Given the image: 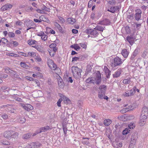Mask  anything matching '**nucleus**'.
<instances>
[{"label": "nucleus", "mask_w": 148, "mask_h": 148, "mask_svg": "<svg viewBox=\"0 0 148 148\" xmlns=\"http://www.w3.org/2000/svg\"><path fill=\"white\" fill-rule=\"evenodd\" d=\"M87 81H89L90 83H95L97 84H100L101 82V75L100 72L99 71H97L95 77L88 78Z\"/></svg>", "instance_id": "1"}, {"label": "nucleus", "mask_w": 148, "mask_h": 148, "mask_svg": "<svg viewBox=\"0 0 148 148\" xmlns=\"http://www.w3.org/2000/svg\"><path fill=\"white\" fill-rule=\"evenodd\" d=\"M72 72L74 78L77 79L81 77L82 70L77 66H73L71 68Z\"/></svg>", "instance_id": "2"}, {"label": "nucleus", "mask_w": 148, "mask_h": 148, "mask_svg": "<svg viewBox=\"0 0 148 148\" xmlns=\"http://www.w3.org/2000/svg\"><path fill=\"white\" fill-rule=\"evenodd\" d=\"M136 88L134 86L133 88L130 90V91H127L123 94V95L125 97H130L133 95L135 92V89Z\"/></svg>", "instance_id": "3"}, {"label": "nucleus", "mask_w": 148, "mask_h": 148, "mask_svg": "<svg viewBox=\"0 0 148 148\" xmlns=\"http://www.w3.org/2000/svg\"><path fill=\"white\" fill-rule=\"evenodd\" d=\"M138 134L137 132L134 133L131 136L130 144L133 145H135L138 138Z\"/></svg>", "instance_id": "4"}, {"label": "nucleus", "mask_w": 148, "mask_h": 148, "mask_svg": "<svg viewBox=\"0 0 148 148\" xmlns=\"http://www.w3.org/2000/svg\"><path fill=\"white\" fill-rule=\"evenodd\" d=\"M40 145L41 144L39 143H32L28 144L25 148H37L39 147Z\"/></svg>", "instance_id": "5"}, {"label": "nucleus", "mask_w": 148, "mask_h": 148, "mask_svg": "<svg viewBox=\"0 0 148 148\" xmlns=\"http://www.w3.org/2000/svg\"><path fill=\"white\" fill-rule=\"evenodd\" d=\"M47 64L48 66L52 70H54L56 69V66L51 60L50 59L48 60Z\"/></svg>", "instance_id": "6"}, {"label": "nucleus", "mask_w": 148, "mask_h": 148, "mask_svg": "<svg viewBox=\"0 0 148 148\" xmlns=\"http://www.w3.org/2000/svg\"><path fill=\"white\" fill-rule=\"evenodd\" d=\"M20 106L23 108L25 110L29 111V110L33 109V107L31 105L26 104H24L20 103Z\"/></svg>", "instance_id": "7"}, {"label": "nucleus", "mask_w": 148, "mask_h": 148, "mask_svg": "<svg viewBox=\"0 0 148 148\" xmlns=\"http://www.w3.org/2000/svg\"><path fill=\"white\" fill-rule=\"evenodd\" d=\"M147 119V116L144 115L141 116L139 123V125L141 126L144 125L146 123Z\"/></svg>", "instance_id": "8"}, {"label": "nucleus", "mask_w": 148, "mask_h": 148, "mask_svg": "<svg viewBox=\"0 0 148 148\" xmlns=\"http://www.w3.org/2000/svg\"><path fill=\"white\" fill-rule=\"evenodd\" d=\"M136 13L135 14L134 18L136 20L138 21L141 18V14L142 11L140 9H137L136 11Z\"/></svg>", "instance_id": "9"}, {"label": "nucleus", "mask_w": 148, "mask_h": 148, "mask_svg": "<svg viewBox=\"0 0 148 148\" xmlns=\"http://www.w3.org/2000/svg\"><path fill=\"white\" fill-rule=\"evenodd\" d=\"M114 62L115 66L119 65L122 63L121 59L118 57L114 59Z\"/></svg>", "instance_id": "10"}, {"label": "nucleus", "mask_w": 148, "mask_h": 148, "mask_svg": "<svg viewBox=\"0 0 148 148\" xmlns=\"http://www.w3.org/2000/svg\"><path fill=\"white\" fill-rule=\"evenodd\" d=\"M58 84L59 87L61 88H63L64 87V84L62 80L60 77L59 76L58 78Z\"/></svg>", "instance_id": "11"}, {"label": "nucleus", "mask_w": 148, "mask_h": 148, "mask_svg": "<svg viewBox=\"0 0 148 148\" xmlns=\"http://www.w3.org/2000/svg\"><path fill=\"white\" fill-rule=\"evenodd\" d=\"M86 32L88 34H90L94 36H96L98 34V32L96 30H93L91 29H87Z\"/></svg>", "instance_id": "12"}, {"label": "nucleus", "mask_w": 148, "mask_h": 148, "mask_svg": "<svg viewBox=\"0 0 148 148\" xmlns=\"http://www.w3.org/2000/svg\"><path fill=\"white\" fill-rule=\"evenodd\" d=\"M13 132V131H6L4 133L3 136L6 138L11 139L12 134Z\"/></svg>", "instance_id": "13"}, {"label": "nucleus", "mask_w": 148, "mask_h": 148, "mask_svg": "<svg viewBox=\"0 0 148 148\" xmlns=\"http://www.w3.org/2000/svg\"><path fill=\"white\" fill-rule=\"evenodd\" d=\"M12 7V5L11 4L7 3L3 6L1 8V10L2 11H5L10 9Z\"/></svg>", "instance_id": "14"}, {"label": "nucleus", "mask_w": 148, "mask_h": 148, "mask_svg": "<svg viewBox=\"0 0 148 148\" xmlns=\"http://www.w3.org/2000/svg\"><path fill=\"white\" fill-rule=\"evenodd\" d=\"M148 113V109L147 108L146 106L143 107L142 109L141 116H147Z\"/></svg>", "instance_id": "15"}, {"label": "nucleus", "mask_w": 148, "mask_h": 148, "mask_svg": "<svg viewBox=\"0 0 148 148\" xmlns=\"http://www.w3.org/2000/svg\"><path fill=\"white\" fill-rule=\"evenodd\" d=\"M103 71L105 72L106 76L107 78L109 77L111 74V72L108 68L106 66H104L103 69Z\"/></svg>", "instance_id": "16"}, {"label": "nucleus", "mask_w": 148, "mask_h": 148, "mask_svg": "<svg viewBox=\"0 0 148 148\" xmlns=\"http://www.w3.org/2000/svg\"><path fill=\"white\" fill-rule=\"evenodd\" d=\"M34 24L33 22L30 20H29V21L26 20L24 22L25 25L27 27H30L32 26Z\"/></svg>", "instance_id": "17"}, {"label": "nucleus", "mask_w": 148, "mask_h": 148, "mask_svg": "<svg viewBox=\"0 0 148 148\" xmlns=\"http://www.w3.org/2000/svg\"><path fill=\"white\" fill-rule=\"evenodd\" d=\"M127 40L131 45H132L134 42V39L132 36H128L127 37Z\"/></svg>", "instance_id": "18"}, {"label": "nucleus", "mask_w": 148, "mask_h": 148, "mask_svg": "<svg viewBox=\"0 0 148 148\" xmlns=\"http://www.w3.org/2000/svg\"><path fill=\"white\" fill-rule=\"evenodd\" d=\"M122 71L121 69H119L114 73L113 74V76L114 77H119Z\"/></svg>", "instance_id": "19"}, {"label": "nucleus", "mask_w": 148, "mask_h": 148, "mask_svg": "<svg viewBox=\"0 0 148 148\" xmlns=\"http://www.w3.org/2000/svg\"><path fill=\"white\" fill-rule=\"evenodd\" d=\"M133 109H134V108H132V106H128L127 108H126L123 109L122 110H121L120 112L123 113H125L128 111V110L129 109L132 110Z\"/></svg>", "instance_id": "20"}, {"label": "nucleus", "mask_w": 148, "mask_h": 148, "mask_svg": "<svg viewBox=\"0 0 148 148\" xmlns=\"http://www.w3.org/2000/svg\"><path fill=\"white\" fill-rule=\"evenodd\" d=\"M121 54L124 58H127L128 55V52L126 49H124L122 50Z\"/></svg>", "instance_id": "21"}, {"label": "nucleus", "mask_w": 148, "mask_h": 148, "mask_svg": "<svg viewBox=\"0 0 148 148\" xmlns=\"http://www.w3.org/2000/svg\"><path fill=\"white\" fill-rule=\"evenodd\" d=\"M75 19L73 18H69L67 19L68 23L71 24H73L75 22Z\"/></svg>", "instance_id": "22"}, {"label": "nucleus", "mask_w": 148, "mask_h": 148, "mask_svg": "<svg viewBox=\"0 0 148 148\" xmlns=\"http://www.w3.org/2000/svg\"><path fill=\"white\" fill-rule=\"evenodd\" d=\"M39 19L41 21V22L42 21L45 22H47L49 21V20L48 18L44 15H42L39 17Z\"/></svg>", "instance_id": "23"}, {"label": "nucleus", "mask_w": 148, "mask_h": 148, "mask_svg": "<svg viewBox=\"0 0 148 148\" xmlns=\"http://www.w3.org/2000/svg\"><path fill=\"white\" fill-rule=\"evenodd\" d=\"M49 47L51 49H53L52 50L54 52L57 51V48L56 47V43H52L49 45Z\"/></svg>", "instance_id": "24"}, {"label": "nucleus", "mask_w": 148, "mask_h": 148, "mask_svg": "<svg viewBox=\"0 0 148 148\" xmlns=\"http://www.w3.org/2000/svg\"><path fill=\"white\" fill-rule=\"evenodd\" d=\"M140 49L138 47H137L133 52V55L132 57L133 58H134L138 53Z\"/></svg>", "instance_id": "25"}, {"label": "nucleus", "mask_w": 148, "mask_h": 148, "mask_svg": "<svg viewBox=\"0 0 148 148\" xmlns=\"http://www.w3.org/2000/svg\"><path fill=\"white\" fill-rule=\"evenodd\" d=\"M118 9V8L117 7H112L110 8V9H108V11L112 13H114Z\"/></svg>", "instance_id": "26"}, {"label": "nucleus", "mask_w": 148, "mask_h": 148, "mask_svg": "<svg viewBox=\"0 0 148 148\" xmlns=\"http://www.w3.org/2000/svg\"><path fill=\"white\" fill-rule=\"evenodd\" d=\"M31 135L32 134L31 133L25 134L23 135L22 138L24 139H27L31 137Z\"/></svg>", "instance_id": "27"}, {"label": "nucleus", "mask_w": 148, "mask_h": 148, "mask_svg": "<svg viewBox=\"0 0 148 148\" xmlns=\"http://www.w3.org/2000/svg\"><path fill=\"white\" fill-rule=\"evenodd\" d=\"M9 73L11 76H13L15 77H18V74L16 72L11 69L9 71Z\"/></svg>", "instance_id": "28"}, {"label": "nucleus", "mask_w": 148, "mask_h": 148, "mask_svg": "<svg viewBox=\"0 0 148 148\" xmlns=\"http://www.w3.org/2000/svg\"><path fill=\"white\" fill-rule=\"evenodd\" d=\"M112 123L111 120L109 119L105 120L104 121V124L106 126H108Z\"/></svg>", "instance_id": "29"}, {"label": "nucleus", "mask_w": 148, "mask_h": 148, "mask_svg": "<svg viewBox=\"0 0 148 148\" xmlns=\"http://www.w3.org/2000/svg\"><path fill=\"white\" fill-rule=\"evenodd\" d=\"M61 98L62 99V100L64 101L65 103H67L68 101H69V99L66 97L64 95H60Z\"/></svg>", "instance_id": "30"}, {"label": "nucleus", "mask_w": 148, "mask_h": 148, "mask_svg": "<svg viewBox=\"0 0 148 148\" xmlns=\"http://www.w3.org/2000/svg\"><path fill=\"white\" fill-rule=\"evenodd\" d=\"M88 140V138H82V143L83 144H84L88 145L90 144V143L89 142Z\"/></svg>", "instance_id": "31"}, {"label": "nucleus", "mask_w": 148, "mask_h": 148, "mask_svg": "<svg viewBox=\"0 0 148 148\" xmlns=\"http://www.w3.org/2000/svg\"><path fill=\"white\" fill-rule=\"evenodd\" d=\"M131 82L130 78L129 77L124 79L123 81V83L125 84H130Z\"/></svg>", "instance_id": "32"}, {"label": "nucleus", "mask_w": 148, "mask_h": 148, "mask_svg": "<svg viewBox=\"0 0 148 148\" xmlns=\"http://www.w3.org/2000/svg\"><path fill=\"white\" fill-rule=\"evenodd\" d=\"M99 89L100 90L101 92H105L106 89V87L105 85H101L99 87Z\"/></svg>", "instance_id": "33"}, {"label": "nucleus", "mask_w": 148, "mask_h": 148, "mask_svg": "<svg viewBox=\"0 0 148 148\" xmlns=\"http://www.w3.org/2000/svg\"><path fill=\"white\" fill-rule=\"evenodd\" d=\"M104 28L103 27L100 25H97L94 29L101 32H103L104 30Z\"/></svg>", "instance_id": "34"}, {"label": "nucleus", "mask_w": 148, "mask_h": 148, "mask_svg": "<svg viewBox=\"0 0 148 148\" xmlns=\"http://www.w3.org/2000/svg\"><path fill=\"white\" fill-rule=\"evenodd\" d=\"M18 136V133L16 132H15L14 133H12L11 139L12 138H17Z\"/></svg>", "instance_id": "35"}, {"label": "nucleus", "mask_w": 148, "mask_h": 148, "mask_svg": "<svg viewBox=\"0 0 148 148\" xmlns=\"http://www.w3.org/2000/svg\"><path fill=\"white\" fill-rule=\"evenodd\" d=\"M130 131V130L129 128H127L125 129L122 132V134L124 135H125L128 133H129Z\"/></svg>", "instance_id": "36"}, {"label": "nucleus", "mask_w": 148, "mask_h": 148, "mask_svg": "<svg viewBox=\"0 0 148 148\" xmlns=\"http://www.w3.org/2000/svg\"><path fill=\"white\" fill-rule=\"evenodd\" d=\"M54 25L59 30L60 32H61L62 31V27L61 26L56 22H55Z\"/></svg>", "instance_id": "37"}, {"label": "nucleus", "mask_w": 148, "mask_h": 148, "mask_svg": "<svg viewBox=\"0 0 148 148\" xmlns=\"http://www.w3.org/2000/svg\"><path fill=\"white\" fill-rule=\"evenodd\" d=\"M37 42L35 40H29L28 41V43L29 45H31L34 44H36L37 43Z\"/></svg>", "instance_id": "38"}, {"label": "nucleus", "mask_w": 148, "mask_h": 148, "mask_svg": "<svg viewBox=\"0 0 148 148\" xmlns=\"http://www.w3.org/2000/svg\"><path fill=\"white\" fill-rule=\"evenodd\" d=\"M104 95V92L100 91L99 92L98 97L100 99H103Z\"/></svg>", "instance_id": "39"}, {"label": "nucleus", "mask_w": 148, "mask_h": 148, "mask_svg": "<svg viewBox=\"0 0 148 148\" xmlns=\"http://www.w3.org/2000/svg\"><path fill=\"white\" fill-rule=\"evenodd\" d=\"M28 56H29L32 57H34L36 56V53L34 52H29L27 54Z\"/></svg>", "instance_id": "40"}, {"label": "nucleus", "mask_w": 148, "mask_h": 148, "mask_svg": "<svg viewBox=\"0 0 148 148\" xmlns=\"http://www.w3.org/2000/svg\"><path fill=\"white\" fill-rule=\"evenodd\" d=\"M103 23L102 24L103 25H109L110 23V21L108 19H105L103 21Z\"/></svg>", "instance_id": "41"}, {"label": "nucleus", "mask_w": 148, "mask_h": 148, "mask_svg": "<svg viewBox=\"0 0 148 148\" xmlns=\"http://www.w3.org/2000/svg\"><path fill=\"white\" fill-rule=\"evenodd\" d=\"M20 65L21 66L24 68H27V67H28V66L26 64V63L23 62H21L20 63Z\"/></svg>", "instance_id": "42"}, {"label": "nucleus", "mask_w": 148, "mask_h": 148, "mask_svg": "<svg viewBox=\"0 0 148 148\" xmlns=\"http://www.w3.org/2000/svg\"><path fill=\"white\" fill-rule=\"evenodd\" d=\"M47 34H45V33L43 34L42 36L41 37L42 40L44 41H45L47 40Z\"/></svg>", "instance_id": "43"}, {"label": "nucleus", "mask_w": 148, "mask_h": 148, "mask_svg": "<svg viewBox=\"0 0 148 148\" xmlns=\"http://www.w3.org/2000/svg\"><path fill=\"white\" fill-rule=\"evenodd\" d=\"M54 70H55V73L58 75L60 74L61 73V70L58 67H56L55 69Z\"/></svg>", "instance_id": "44"}, {"label": "nucleus", "mask_w": 148, "mask_h": 148, "mask_svg": "<svg viewBox=\"0 0 148 148\" xmlns=\"http://www.w3.org/2000/svg\"><path fill=\"white\" fill-rule=\"evenodd\" d=\"M41 9L43 11H45L47 12H49V11L50 9L47 7L45 5H43V6L41 8Z\"/></svg>", "instance_id": "45"}, {"label": "nucleus", "mask_w": 148, "mask_h": 148, "mask_svg": "<svg viewBox=\"0 0 148 148\" xmlns=\"http://www.w3.org/2000/svg\"><path fill=\"white\" fill-rule=\"evenodd\" d=\"M135 127V124L133 123H131L128 125V128L130 129H133Z\"/></svg>", "instance_id": "46"}, {"label": "nucleus", "mask_w": 148, "mask_h": 148, "mask_svg": "<svg viewBox=\"0 0 148 148\" xmlns=\"http://www.w3.org/2000/svg\"><path fill=\"white\" fill-rule=\"evenodd\" d=\"M12 98L18 101H22V99L15 95L13 96Z\"/></svg>", "instance_id": "47"}, {"label": "nucleus", "mask_w": 148, "mask_h": 148, "mask_svg": "<svg viewBox=\"0 0 148 148\" xmlns=\"http://www.w3.org/2000/svg\"><path fill=\"white\" fill-rule=\"evenodd\" d=\"M19 122L20 123H23L26 121V119L24 117H21L19 119Z\"/></svg>", "instance_id": "48"}, {"label": "nucleus", "mask_w": 148, "mask_h": 148, "mask_svg": "<svg viewBox=\"0 0 148 148\" xmlns=\"http://www.w3.org/2000/svg\"><path fill=\"white\" fill-rule=\"evenodd\" d=\"M62 101V98L59 99L57 102V105L58 107H61V103Z\"/></svg>", "instance_id": "49"}, {"label": "nucleus", "mask_w": 148, "mask_h": 148, "mask_svg": "<svg viewBox=\"0 0 148 148\" xmlns=\"http://www.w3.org/2000/svg\"><path fill=\"white\" fill-rule=\"evenodd\" d=\"M58 18L60 20V21L61 23H63L65 22V20L62 17L58 16Z\"/></svg>", "instance_id": "50"}, {"label": "nucleus", "mask_w": 148, "mask_h": 148, "mask_svg": "<svg viewBox=\"0 0 148 148\" xmlns=\"http://www.w3.org/2000/svg\"><path fill=\"white\" fill-rule=\"evenodd\" d=\"M32 47L35 48L37 50L39 51H42V49L40 46L35 45L34 46H33Z\"/></svg>", "instance_id": "51"}, {"label": "nucleus", "mask_w": 148, "mask_h": 148, "mask_svg": "<svg viewBox=\"0 0 148 148\" xmlns=\"http://www.w3.org/2000/svg\"><path fill=\"white\" fill-rule=\"evenodd\" d=\"M74 49L76 51H78L80 49V47L78 46L77 44L75 45V46H74Z\"/></svg>", "instance_id": "52"}, {"label": "nucleus", "mask_w": 148, "mask_h": 148, "mask_svg": "<svg viewBox=\"0 0 148 148\" xmlns=\"http://www.w3.org/2000/svg\"><path fill=\"white\" fill-rule=\"evenodd\" d=\"M3 145H8L10 144V142L6 140H4L3 141V142H2Z\"/></svg>", "instance_id": "53"}, {"label": "nucleus", "mask_w": 148, "mask_h": 148, "mask_svg": "<svg viewBox=\"0 0 148 148\" xmlns=\"http://www.w3.org/2000/svg\"><path fill=\"white\" fill-rule=\"evenodd\" d=\"M36 11L39 13H40L41 14H44L45 13V12L44 11H43L42 10H40V9H37L36 10Z\"/></svg>", "instance_id": "54"}, {"label": "nucleus", "mask_w": 148, "mask_h": 148, "mask_svg": "<svg viewBox=\"0 0 148 148\" xmlns=\"http://www.w3.org/2000/svg\"><path fill=\"white\" fill-rule=\"evenodd\" d=\"M8 35L10 37H14L15 36L14 33L12 32H9L8 33Z\"/></svg>", "instance_id": "55"}, {"label": "nucleus", "mask_w": 148, "mask_h": 148, "mask_svg": "<svg viewBox=\"0 0 148 148\" xmlns=\"http://www.w3.org/2000/svg\"><path fill=\"white\" fill-rule=\"evenodd\" d=\"M80 60V58L78 57H75L72 58V62L77 61Z\"/></svg>", "instance_id": "56"}, {"label": "nucleus", "mask_w": 148, "mask_h": 148, "mask_svg": "<svg viewBox=\"0 0 148 148\" xmlns=\"http://www.w3.org/2000/svg\"><path fill=\"white\" fill-rule=\"evenodd\" d=\"M1 117L4 119H6L8 118V115L5 114H3Z\"/></svg>", "instance_id": "57"}, {"label": "nucleus", "mask_w": 148, "mask_h": 148, "mask_svg": "<svg viewBox=\"0 0 148 148\" xmlns=\"http://www.w3.org/2000/svg\"><path fill=\"white\" fill-rule=\"evenodd\" d=\"M49 128L50 127L49 126H47L45 127H42V130H44L43 131H45L49 130Z\"/></svg>", "instance_id": "58"}, {"label": "nucleus", "mask_w": 148, "mask_h": 148, "mask_svg": "<svg viewBox=\"0 0 148 148\" xmlns=\"http://www.w3.org/2000/svg\"><path fill=\"white\" fill-rule=\"evenodd\" d=\"M9 106H12V105H9V104H8L6 105H3L2 106L0 107V109H1L2 108H5L6 107H7V108L8 109V108Z\"/></svg>", "instance_id": "59"}, {"label": "nucleus", "mask_w": 148, "mask_h": 148, "mask_svg": "<svg viewBox=\"0 0 148 148\" xmlns=\"http://www.w3.org/2000/svg\"><path fill=\"white\" fill-rule=\"evenodd\" d=\"M93 3V1L92 0H90L88 3V6L89 8H91L92 6Z\"/></svg>", "instance_id": "60"}, {"label": "nucleus", "mask_w": 148, "mask_h": 148, "mask_svg": "<svg viewBox=\"0 0 148 148\" xmlns=\"http://www.w3.org/2000/svg\"><path fill=\"white\" fill-rule=\"evenodd\" d=\"M135 25L136 26V28L137 29H139L141 27V24L136 23L135 24Z\"/></svg>", "instance_id": "61"}, {"label": "nucleus", "mask_w": 148, "mask_h": 148, "mask_svg": "<svg viewBox=\"0 0 148 148\" xmlns=\"http://www.w3.org/2000/svg\"><path fill=\"white\" fill-rule=\"evenodd\" d=\"M79 45L81 46L83 48L86 49L87 47L86 45L85 44L80 43L79 44Z\"/></svg>", "instance_id": "62"}, {"label": "nucleus", "mask_w": 148, "mask_h": 148, "mask_svg": "<svg viewBox=\"0 0 148 148\" xmlns=\"http://www.w3.org/2000/svg\"><path fill=\"white\" fill-rule=\"evenodd\" d=\"M16 25L19 26H21L23 24V23L21 21H16Z\"/></svg>", "instance_id": "63"}, {"label": "nucleus", "mask_w": 148, "mask_h": 148, "mask_svg": "<svg viewBox=\"0 0 148 148\" xmlns=\"http://www.w3.org/2000/svg\"><path fill=\"white\" fill-rule=\"evenodd\" d=\"M11 69L7 67L5 68V70L6 73H9V71H10Z\"/></svg>", "instance_id": "64"}]
</instances>
